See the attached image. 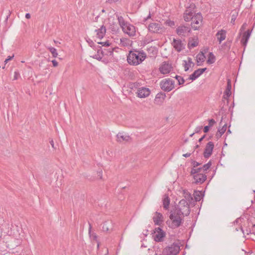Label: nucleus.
I'll return each instance as SVG.
<instances>
[{"instance_id": "6e6552de", "label": "nucleus", "mask_w": 255, "mask_h": 255, "mask_svg": "<svg viewBox=\"0 0 255 255\" xmlns=\"http://www.w3.org/2000/svg\"><path fill=\"white\" fill-rule=\"evenodd\" d=\"M173 68L171 63L168 62H163L160 66L159 70L162 74L166 75L172 71Z\"/></svg>"}, {"instance_id": "f3484780", "label": "nucleus", "mask_w": 255, "mask_h": 255, "mask_svg": "<svg viewBox=\"0 0 255 255\" xmlns=\"http://www.w3.org/2000/svg\"><path fill=\"white\" fill-rule=\"evenodd\" d=\"M166 97V94L164 93L160 92L156 94L154 102V104L157 105H160L163 102Z\"/></svg>"}, {"instance_id": "7c9ffc66", "label": "nucleus", "mask_w": 255, "mask_h": 255, "mask_svg": "<svg viewBox=\"0 0 255 255\" xmlns=\"http://www.w3.org/2000/svg\"><path fill=\"white\" fill-rule=\"evenodd\" d=\"M194 196L196 201H200L202 199L203 195L201 191H196L194 193Z\"/></svg>"}, {"instance_id": "79ce46f5", "label": "nucleus", "mask_w": 255, "mask_h": 255, "mask_svg": "<svg viewBox=\"0 0 255 255\" xmlns=\"http://www.w3.org/2000/svg\"><path fill=\"white\" fill-rule=\"evenodd\" d=\"M20 75L18 71H15L14 73L13 80H17L19 77Z\"/></svg>"}, {"instance_id": "5701e85b", "label": "nucleus", "mask_w": 255, "mask_h": 255, "mask_svg": "<svg viewBox=\"0 0 255 255\" xmlns=\"http://www.w3.org/2000/svg\"><path fill=\"white\" fill-rule=\"evenodd\" d=\"M95 32L98 38L102 39L105 34L106 33V27L102 25L99 29H96Z\"/></svg>"}, {"instance_id": "aec40b11", "label": "nucleus", "mask_w": 255, "mask_h": 255, "mask_svg": "<svg viewBox=\"0 0 255 255\" xmlns=\"http://www.w3.org/2000/svg\"><path fill=\"white\" fill-rule=\"evenodd\" d=\"M227 32L225 30L221 29L217 32L216 34L217 40L221 43L226 38Z\"/></svg>"}, {"instance_id": "f8f14e48", "label": "nucleus", "mask_w": 255, "mask_h": 255, "mask_svg": "<svg viewBox=\"0 0 255 255\" xmlns=\"http://www.w3.org/2000/svg\"><path fill=\"white\" fill-rule=\"evenodd\" d=\"M191 20V26L194 30H197L199 28V26H196L195 24H199L202 21V16L200 13H197L196 14H194L193 18Z\"/></svg>"}, {"instance_id": "5fc2aeb1", "label": "nucleus", "mask_w": 255, "mask_h": 255, "mask_svg": "<svg viewBox=\"0 0 255 255\" xmlns=\"http://www.w3.org/2000/svg\"><path fill=\"white\" fill-rule=\"evenodd\" d=\"M210 127L208 126H205L204 128V132H207L209 131Z\"/></svg>"}, {"instance_id": "ddd939ff", "label": "nucleus", "mask_w": 255, "mask_h": 255, "mask_svg": "<svg viewBox=\"0 0 255 255\" xmlns=\"http://www.w3.org/2000/svg\"><path fill=\"white\" fill-rule=\"evenodd\" d=\"M122 30L124 33L128 34L129 36H133L135 35V27L129 23L124 26Z\"/></svg>"}, {"instance_id": "58836bf2", "label": "nucleus", "mask_w": 255, "mask_h": 255, "mask_svg": "<svg viewBox=\"0 0 255 255\" xmlns=\"http://www.w3.org/2000/svg\"><path fill=\"white\" fill-rule=\"evenodd\" d=\"M211 161H209L207 164H204L202 167L203 171H207L211 166Z\"/></svg>"}, {"instance_id": "b1692460", "label": "nucleus", "mask_w": 255, "mask_h": 255, "mask_svg": "<svg viewBox=\"0 0 255 255\" xmlns=\"http://www.w3.org/2000/svg\"><path fill=\"white\" fill-rule=\"evenodd\" d=\"M198 39L197 37L192 38L189 39L188 42V48L190 49L193 48L198 45Z\"/></svg>"}, {"instance_id": "e433bc0d", "label": "nucleus", "mask_w": 255, "mask_h": 255, "mask_svg": "<svg viewBox=\"0 0 255 255\" xmlns=\"http://www.w3.org/2000/svg\"><path fill=\"white\" fill-rule=\"evenodd\" d=\"M91 57L96 59L99 61H102V52H101V53H100V50H98L97 51V54L91 56Z\"/></svg>"}, {"instance_id": "774afa93", "label": "nucleus", "mask_w": 255, "mask_h": 255, "mask_svg": "<svg viewBox=\"0 0 255 255\" xmlns=\"http://www.w3.org/2000/svg\"><path fill=\"white\" fill-rule=\"evenodd\" d=\"M97 247H99V243L97 242Z\"/></svg>"}, {"instance_id": "6ab92c4d", "label": "nucleus", "mask_w": 255, "mask_h": 255, "mask_svg": "<svg viewBox=\"0 0 255 255\" xmlns=\"http://www.w3.org/2000/svg\"><path fill=\"white\" fill-rule=\"evenodd\" d=\"M117 141L120 142L128 141L130 139V137L124 132H119L117 135Z\"/></svg>"}, {"instance_id": "864d4df0", "label": "nucleus", "mask_w": 255, "mask_h": 255, "mask_svg": "<svg viewBox=\"0 0 255 255\" xmlns=\"http://www.w3.org/2000/svg\"><path fill=\"white\" fill-rule=\"evenodd\" d=\"M52 63L54 67H56L58 65V62L55 60H53Z\"/></svg>"}, {"instance_id": "f704fd0d", "label": "nucleus", "mask_w": 255, "mask_h": 255, "mask_svg": "<svg viewBox=\"0 0 255 255\" xmlns=\"http://www.w3.org/2000/svg\"><path fill=\"white\" fill-rule=\"evenodd\" d=\"M118 20L119 24H120V26L122 27V28L128 23V22H127L125 21L124 18L122 16H119L118 17Z\"/></svg>"}, {"instance_id": "052dcab7", "label": "nucleus", "mask_w": 255, "mask_h": 255, "mask_svg": "<svg viewBox=\"0 0 255 255\" xmlns=\"http://www.w3.org/2000/svg\"><path fill=\"white\" fill-rule=\"evenodd\" d=\"M109 52H110V55H112L113 54V50H110Z\"/></svg>"}, {"instance_id": "a878e982", "label": "nucleus", "mask_w": 255, "mask_h": 255, "mask_svg": "<svg viewBox=\"0 0 255 255\" xmlns=\"http://www.w3.org/2000/svg\"><path fill=\"white\" fill-rule=\"evenodd\" d=\"M227 129V124H225L222 127H219L218 129V132L216 134L217 137H220L225 133Z\"/></svg>"}, {"instance_id": "f03ea898", "label": "nucleus", "mask_w": 255, "mask_h": 255, "mask_svg": "<svg viewBox=\"0 0 255 255\" xmlns=\"http://www.w3.org/2000/svg\"><path fill=\"white\" fill-rule=\"evenodd\" d=\"M185 215L181 214L179 212L175 211L170 213V220L167 222L168 226L172 229L179 227L183 222V216Z\"/></svg>"}, {"instance_id": "ea45409f", "label": "nucleus", "mask_w": 255, "mask_h": 255, "mask_svg": "<svg viewBox=\"0 0 255 255\" xmlns=\"http://www.w3.org/2000/svg\"><path fill=\"white\" fill-rule=\"evenodd\" d=\"M175 78H176V79L178 81V84L179 85H182L183 84L184 82H185V80L184 79H183V77H182L181 76H178V75H176Z\"/></svg>"}, {"instance_id": "1a4fd4ad", "label": "nucleus", "mask_w": 255, "mask_h": 255, "mask_svg": "<svg viewBox=\"0 0 255 255\" xmlns=\"http://www.w3.org/2000/svg\"><path fill=\"white\" fill-rule=\"evenodd\" d=\"M165 236V232L159 227L154 230L153 237L155 241L157 242H162Z\"/></svg>"}, {"instance_id": "7ed1b4c3", "label": "nucleus", "mask_w": 255, "mask_h": 255, "mask_svg": "<svg viewBox=\"0 0 255 255\" xmlns=\"http://www.w3.org/2000/svg\"><path fill=\"white\" fill-rule=\"evenodd\" d=\"M180 250V247L178 245L173 244L165 248L162 251V254H156V255H177Z\"/></svg>"}, {"instance_id": "9d476101", "label": "nucleus", "mask_w": 255, "mask_h": 255, "mask_svg": "<svg viewBox=\"0 0 255 255\" xmlns=\"http://www.w3.org/2000/svg\"><path fill=\"white\" fill-rule=\"evenodd\" d=\"M195 7V5L194 4H191L189 7L185 10L183 16L185 21H189L193 18V16L194 14L193 9Z\"/></svg>"}, {"instance_id": "69168bd1", "label": "nucleus", "mask_w": 255, "mask_h": 255, "mask_svg": "<svg viewBox=\"0 0 255 255\" xmlns=\"http://www.w3.org/2000/svg\"><path fill=\"white\" fill-rule=\"evenodd\" d=\"M188 141V139H186L184 140V142H187Z\"/></svg>"}, {"instance_id": "a18cd8bd", "label": "nucleus", "mask_w": 255, "mask_h": 255, "mask_svg": "<svg viewBox=\"0 0 255 255\" xmlns=\"http://www.w3.org/2000/svg\"><path fill=\"white\" fill-rule=\"evenodd\" d=\"M86 39L87 42L88 43L89 45L91 47H92L94 45V42L89 38H86Z\"/></svg>"}, {"instance_id": "a19ab883", "label": "nucleus", "mask_w": 255, "mask_h": 255, "mask_svg": "<svg viewBox=\"0 0 255 255\" xmlns=\"http://www.w3.org/2000/svg\"><path fill=\"white\" fill-rule=\"evenodd\" d=\"M165 24L167 25H168L170 27H173L175 26V22L171 20H167L165 22Z\"/></svg>"}, {"instance_id": "9b49d317", "label": "nucleus", "mask_w": 255, "mask_h": 255, "mask_svg": "<svg viewBox=\"0 0 255 255\" xmlns=\"http://www.w3.org/2000/svg\"><path fill=\"white\" fill-rule=\"evenodd\" d=\"M171 44L177 52H180L185 48V44L184 42L179 39L173 38Z\"/></svg>"}, {"instance_id": "49530a36", "label": "nucleus", "mask_w": 255, "mask_h": 255, "mask_svg": "<svg viewBox=\"0 0 255 255\" xmlns=\"http://www.w3.org/2000/svg\"><path fill=\"white\" fill-rule=\"evenodd\" d=\"M98 43L102 44L103 46H109L110 45V43L108 41H106V42H98Z\"/></svg>"}, {"instance_id": "423d86ee", "label": "nucleus", "mask_w": 255, "mask_h": 255, "mask_svg": "<svg viewBox=\"0 0 255 255\" xmlns=\"http://www.w3.org/2000/svg\"><path fill=\"white\" fill-rule=\"evenodd\" d=\"M148 30L150 32L157 34H162L165 32V28L161 24L152 22L148 26Z\"/></svg>"}, {"instance_id": "603ef678", "label": "nucleus", "mask_w": 255, "mask_h": 255, "mask_svg": "<svg viewBox=\"0 0 255 255\" xmlns=\"http://www.w3.org/2000/svg\"><path fill=\"white\" fill-rule=\"evenodd\" d=\"M49 142H50L51 146L52 147V148H54V149H55L56 147L54 146V141L53 140V139H51L49 141Z\"/></svg>"}, {"instance_id": "c9c22d12", "label": "nucleus", "mask_w": 255, "mask_h": 255, "mask_svg": "<svg viewBox=\"0 0 255 255\" xmlns=\"http://www.w3.org/2000/svg\"><path fill=\"white\" fill-rule=\"evenodd\" d=\"M47 49L50 51V52L51 53L52 56L53 57L56 58L58 56V53L57 52V50L53 47H48Z\"/></svg>"}, {"instance_id": "cd10ccee", "label": "nucleus", "mask_w": 255, "mask_h": 255, "mask_svg": "<svg viewBox=\"0 0 255 255\" xmlns=\"http://www.w3.org/2000/svg\"><path fill=\"white\" fill-rule=\"evenodd\" d=\"M169 204H170V199L167 195H165L164 196V198L163 199V208L165 209H167L168 208Z\"/></svg>"}, {"instance_id": "39448f33", "label": "nucleus", "mask_w": 255, "mask_h": 255, "mask_svg": "<svg viewBox=\"0 0 255 255\" xmlns=\"http://www.w3.org/2000/svg\"><path fill=\"white\" fill-rule=\"evenodd\" d=\"M190 203L186 200H181L179 202V208L176 210L179 212L181 214L188 216L190 212L189 204Z\"/></svg>"}, {"instance_id": "09e8293b", "label": "nucleus", "mask_w": 255, "mask_h": 255, "mask_svg": "<svg viewBox=\"0 0 255 255\" xmlns=\"http://www.w3.org/2000/svg\"><path fill=\"white\" fill-rule=\"evenodd\" d=\"M13 57H14V55H12V56H8L7 58L4 61L5 64L7 63L8 62V61L11 60Z\"/></svg>"}, {"instance_id": "3c124183", "label": "nucleus", "mask_w": 255, "mask_h": 255, "mask_svg": "<svg viewBox=\"0 0 255 255\" xmlns=\"http://www.w3.org/2000/svg\"><path fill=\"white\" fill-rule=\"evenodd\" d=\"M119 0H106V2H108L109 3H115L117 1H118Z\"/></svg>"}, {"instance_id": "8fccbe9b", "label": "nucleus", "mask_w": 255, "mask_h": 255, "mask_svg": "<svg viewBox=\"0 0 255 255\" xmlns=\"http://www.w3.org/2000/svg\"><path fill=\"white\" fill-rule=\"evenodd\" d=\"M97 174H98V177L100 179H102V170H100V171H98L97 172Z\"/></svg>"}, {"instance_id": "0e129e2a", "label": "nucleus", "mask_w": 255, "mask_h": 255, "mask_svg": "<svg viewBox=\"0 0 255 255\" xmlns=\"http://www.w3.org/2000/svg\"><path fill=\"white\" fill-rule=\"evenodd\" d=\"M194 134V132L190 135V137H192Z\"/></svg>"}, {"instance_id": "37998d69", "label": "nucleus", "mask_w": 255, "mask_h": 255, "mask_svg": "<svg viewBox=\"0 0 255 255\" xmlns=\"http://www.w3.org/2000/svg\"><path fill=\"white\" fill-rule=\"evenodd\" d=\"M192 164L193 166V168H196L199 165H200V163H199V162H197V161H192Z\"/></svg>"}, {"instance_id": "4d7b16f0", "label": "nucleus", "mask_w": 255, "mask_h": 255, "mask_svg": "<svg viewBox=\"0 0 255 255\" xmlns=\"http://www.w3.org/2000/svg\"><path fill=\"white\" fill-rule=\"evenodd\" d=\"M191 155V153H187L185 154H183V156L185 157H188Z\"/></svg>"}, {"instance_id": "de8ad7c7", "label": "nucleus", "mask_w": 255, "mask_h": 255, "mask_svg": "<svg viewBox=\"0 0 255 255\" xmlns=\"http://www.w3.org/2000/svg\"><path fill=\"white\" fill-rule=\"evenodd\" d=\"M202 129V126H198L195 129V132L198 133L200 131V130Z\"/></svg>"}, {"instance_id": "473e14b6", "label": "nucleus", "mask_w": 255, "mask_h": 255, "mask_svg": "<svg viewBox=\"0 0 255 255\" xmlns=\"http://www.w3.org/2000/svg\"><path fill=\"white\" fill-rule=\"evenodd\" d=\"M231 82L230 80H228L227 88H226V91L225 92V94L227 95V97L230 96V95L231 94Z\"/></svg>"}, {"instance_id": "412c9836", "label": "nucleus", "mask_w": 255, "mask_h": 255, "mask_svg": "<svg viewBox=\"0 0 255 255\" xmlns=\"http://www.w3.org/2000/svg\"><path fill=\"white\" fill-rule=\"evenodd\" d=\"M183 65L184 68V70L187 71L190 67H193L194 63L192 61V59L191 57H188L187 60L183 61Z\"/></svg>"}, {"instance_id": "a211bd4d", "label": "nucleus", "mask_w": 255, "mask_h": 255, "mask_svg": "<svg viewBox=\"0 0 255 255\" xmlns=\"http://www.w3.org/2000/svg\"><path fill=\"white\" fill-rule=\"evenodd\" d=\"M193 175L196 184H202L207 179V175L205 174H196Z\"/></svg>"}, {"instance_id": "0eeeda50", "label": "nucleus", "mask_w": 255, "mask_h": 255, "mask_svg": "<svg viewBox=\"0 0 255 255\" xmlns=\"http://www.w3.org/2000/svg\"><path fill=\"white\" fill-rule=\"evenodd\" d=\"M151 93V91L148 88L141 87L137 88L135 94L136 96L140 99H143L148 97Z\"/></svg>"}, {"instance_id": "4be33fe9", "label": "nucleus", "mask_w": 255, "mask_h": 255, "mask_svg": "<svg viewBox=\"0 0 255 255\" xmlns=\"http://www.w3.org/2000/svg\"><path fill=\"white\" fill-rule=\"evenodd\" d=\"M153 220L155 225H160L163 222L162 215L160 213L156 212L153 217Z\"/></svg>"}, {"instance_id": "72a5a7b5", "label": "nucleus", "mask_w": 255, "mask_h": 255, "mask_svg": "<svg viewBox=\"0 0 255 255\" xmlns=\"http://www.w3.org/2000/svg\"><path fill=\"white\" fill-rule=\"evenodd\" d=\"M203 171L202 167H198V168H192L191 171V175H195L196 174H201V172Z\"/></svg>"}, {"instance_id": "20e7f679", "label": "nucleus", "mask_w": 255, "mask_h": 255, "mask_svg": "<svg viewBox=\"0 0 255 255\" xmlns=\"http://www.w3.org/2000/svg\"><path fill=\"white\" fill-rule=\"evenodd\" d=\"M160 86L163 91L169 92L174 88V81L170 78L163 79L161 81Z\"/></svg>"}, {"instance_id": "dca6fc26", "label": "nucleus", "mask_w": 255, "mask_h": 255, "mask_svg": "<svg viewBox=\"0 0 255 255\" xmlns=\"http://www.w3.org/2000/svg\"><path fill=\"white\" fill-rule=\"evenodd\" d=\"M206 68H200L195 70L193 74L190 75L189 79L192 81L196 80L201 76L206 70Z\"/></svg>"}, {"instance_id": "c756f323", "label": "nucleus", "mask_w": 255, "mask_h": 255, "mask_svg": "<svg viewBox=\"0 0 255 255\" xmlns=\"http://www.w3.org/2000/svg\"><path fill=\"white\" fill-rule=\"evenodd\" d=\"M197 62L198 65H200L201 63L204 61L205 59V56L203 52L201 53H199L197 55Z\"/></svg>"}, {"instance_id": "2eb2a0df", "label": "nucleus", "mask_w": 255, "mask_h": 255, "mask_svg": "<svg viewBox=\"0 0 255 255\" xmlns=\"http://www.w3.org/2000/svg\"><path fill=\"white\" fill-rule=\"evenodd\" d=\"M190 28L185 26H180L176 29V33L179 36H185L186 35L190 33Z\"/></svg>"}, {"instance_id": "4c0bfd02", "label": "nucleus", "mask_w": 255, "mask_h": 255, "mask_svg": "<svg viewBox=\"0 0 255 255\" xmlns=\"http://www.w3.org/2000/svg\"><path fill=\"white\" fill-rule=\"evenodd\" d=\"M89 233L90 235V238L92 240H95L96 241H97V236L96 234L94 233H91V226L90 225L89 230Z\"/></svg>"}, {"instance_id": "f257e3e1", "label": "nucleus", "mask_w": 255, "mask_h": 255, "mask_svg": "<svg viewBox=\"0 0 255 255\" xmlns=\"http://www.w3.org/2000/svg\"><path fill=\"white\" fill-rule=\"evenodd\" d=\"M146 56L144 52L139 51H130L127 57V61L129 64L136 66L140 64Z\"/></svg>"}, {"instance_id": "13d9d810", "label": "nucleus", "mask_w": 255, "mask_h": 255, "mask_svg": "<svg viewBox=\"0 0 255 255\" xmlns=\"http://www.w3.org/2000/svg\"><path fill=\"white\" fill-rule=\"evenodd\" d=\"M25 18H27V19L30 18V13H27L25 14Z\"/></svg>"}, {"instance_id": "2f4dec72", "label": "nucleus", "mask_w": 255, "mask_h": 255, "mask_svg": "<svg viewBox=\"0 0 255 255\" xmlns=\"http://www.w3.org/2000/svg\"><path fill=\"white\" fill-rule=\"evenodd\" d=\"M215 56L212 52H210L208 56V59L207 60V63L208 64H213L215 62Z\"/></svg>"}, {"instance_id": "bb28decb", "label": "nucleus", "mask_w": 255, "mask_h": 255, "mask_svg": "<svg viewBox=\"0 0 255 255\" xmlns=\"http://www.w3.org/2000/svg\"><path fill=\"white\" fill-rule=\"evenodd\" d=\"M183 195L185 198L184 200H186L188 202H191L193 200V198L191 194L187 190H183Z\"/></svg>"}, {"instance_id": "393cba45", "label": "nucleus", "mask_w": 255, "mask_h": 255, "mask_svg": "<svg viewBox=\"0 0 255 255\" xmlns=\"http://www.w3.org/2000/svg\"><path fill=\"white\" fill-rule=\"evenodd\" d=\"M113 228V224L111 221H107L104 223L102 229L104 232H108Z\"/></svg>"}, {"instance_id": "338daca9", "label": "nucleus", "mask_w": 255, "mask_h": 255, "mask_svg": "<svg viewBox=\"0 0 255 255\" xmlns=\"http://www.w3.org/2000/svg\"><path fill=\"white\" fill-rule=\"evenodd\" d=\"M220 126H222V120H221L220 123Z\"/></svg>"}, {"instance_id": "e2e57ef3", "label": "nucleus", "mask_w": 255, "mask_h": 255, "mask_svg": "<svg viewBox=\"0 0 255 255\" xmlns=\"http://www.w3.org/2000/svg\"><path fill=\"white\" fill-rule=\"evenodd\" d=\"M54 42L55 44H57V43H59V42H58V41H56V40H54Z\"/></svg>"}, {"instance_id": "c85d7f7f", "label": "nucleus", "mask_w": 255, "mask_h": 255, "mask_svg": "<svg viewBox=\"0 0 255 255\" xmlns=\"http://www.w3.org/2000/svg\"><path fill=\"white\" fill-rule=\"evenodd\" d=\"M250 36V33L249 32H248L247 33H245L243 35V37L241 39V42L244 46H246L248 41V39H249Z\"/></svg>"}, {"instance_id": "4468645a", "label": "nucleus", "mask_w": 255, "mask_h": 255, "mask_svg": "<svg viewBox=\"0 0 255 255\" xmlns=\"http://www.w3.org/2000/svg\"><path fill=\"white\" fill-rule=\"evenodd\" d=\"M214 147V143L212 141H210L207 144L203 153L204 156L206 158H209L211 155Z\"/></svg>"}, {"instance_id": "bf43d9fd", "label": "nucleus", "mask_w": 255, "mask_h": 255, "mask_svg": "<svg viewBox=\"0 0 255 255\" xmlns=\"http://www.w3.org/2000/svg\"><path fill=\"white\" fill-rule=\"evenodd\" d=\"M205 135H204L203 136H202L199 139V142H201V141L203 140V139L205 138Z\"/></svg>"}, {"instance_id": "6e6d98bb", "label": "nucleus", "mask_w": 255, "mask_h": 255, "mask_svg": "<svg viewBox=\"0 0 255 255\" xmlns=\"http://www.w3.org/2000/svg\"><path fill=\"white\" fill-rule=\"evenodd\" d=\"M151 18V14H150V12H149V13L148 14V15L146 17V18H144V21H146L147 19H149Z\"/></svg>"}, {"instance_id": "c03bdc74", "label": "nucleus", "mask_w": 255, "mask_h": 255, "mask_svg": "<svg viewBox=\"0 0 255 255\" xmlns=\"http://www.w3.org/2000/svg\"><path fill=\"white\" fill-rule=\"evenodd\" d=\"M216 122L213 119H210L209 120V126L210 127H212L215 124Z\"/></svg>"}, {"instance_id": "680f3d73", "label": "nucleus", "mask_w": 255, "mask_h": 255, "mask_svg": "<svg viewBox=\"0 0 255 255\" xmlns=\"http://www.w3.org/2000/svg\"><path fill=\"white\" fill-rule=\"evenodd\" d=\"M231 133V131L230 129H229L228 130V131H227V133Z\"/></svg>"}]
</instances>
